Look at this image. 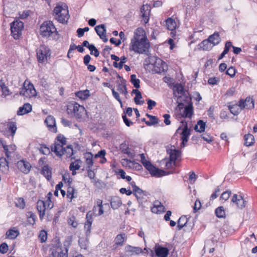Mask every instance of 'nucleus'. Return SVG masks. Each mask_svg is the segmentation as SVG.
Here are the masks:
<instances>
[{
    "mask_svg": "<svg viewBox=\"0 0 257 257\" xmlns=\"http://www.w3.org/2000/svg\"><path fill=\"white\" fill-rule=\"evenodd\" d=\"M150 46V43L146 36H142L141 38L136 36L131 39L129 50L136 53L143 54L148 50Z\"/></svg>",
    "mask_w": 257,
    "mask_h": 257,
    "instance_id": "nucleus-1",
    "label": "nucleus"
},
{
    "mask_svg": "<svg viewBox=\"0 0 257 257\" xmlns=\"http://www.w3.org/2000/svg\"><path fill=\"white\" fill-rule=\"evenodd\" d=\"M54 14L56 16V19L61 23L66 24L69 18L68 7L66 5H57L55 7Z\"/></svg>",
    "mask_w": 257,
    "mask_h": 257,
    "instance_id": "nucleus-2",
    "label": "nucleus"
},
{
    "mask_svg": "<svg viewBox=\"0 0 257 257\" xmlns=\"http://www.w3.org/2000/svg\"><path fill=\"white\" fill-rule=\"evenodd\" d=\"M142 164L150 172L152 176L155 177H161L170 174V172L167 173L164 170L156 167L149 161L147 160L145 162H143Z\"/></svg>",
    "mask_w": 257,
    "mask_h": 257,
    "instance_id": "nucleus-3",
    "label": "nucleus"
},
{
    "mask_svg": "<svg viewBox=\"0 0 257 257\" xmlns=\"http://www.w3.org/2000/svg\"><path fill=\"white\" fill-rule=\"evenodd\" d=\"M179 134L181 136V140H182L181 146L182 147H184L187 143L189 137L191 134V130L188 128L186 123L183 128L180 126L177 128L173 136V138H176V137H177V135Z\"/></svg>",
    "mask_w": 257,
    "mask_h": 257,
    "instance_id": "nucleus-4",
    "label": "nucleus"
},
{
    "mask_svg": "<svg viewBox=\"0 0 257 257\" xmlns=\"http://www.w3.org/2000/svg\"><path fill=\"white\" fill-rule=\"evenodd\" d=\"M67 112L68 114L74 115L79 111L76 114V119H81L85 113V108L76 102L70 104L67 107Z\"/></svg>",
    "mask_w": 257,
    "mask_h": 257,
    "instance_id": "nucleus-5",
    "label": "nucleus"
},
{
    "mask_svg": "<svg viewBox=\"0 0 257 257\" xmlns=\"http://www.w3.org/2000/svg\"><path fill=\"white\" fill-rule=\"evenodd\" d=\"M40 34L43 37H49L56 31V29L51 21L44 22L40 27Z\"/></svg>",
    "mask_w": 257,
    "mask_h": 257,
    "instance_id": "nucleus-6",
    "label": "nucleus"
},
{
    "mask_svg": "<svg viewBox=\"0 0 257 257\" xmlns=\"http://www.w3.org/2000/svg\"><path fill=\"white\" fill-rule=\"evenodd\" d=\"M24 28V23L19 20H16L11 23V34L15 40L19 39Z\"/></svg>",
    "mask_w": 257,
    "mask_h": 257,
    "instance_id": "nucleus-7",
    "label": "nucleus"
},
{
    "mask_svg": "<svg viewBox=\"0 0 257 257\" xmlns=\"http://www.w3.org/2000/svg\"><path fill=\"white\" fill-rule=\"evenodd\" d=\"M51 55V51L48 46L42 45L37 51V57L39 63H43L47 60Z\"/></svg>",
    "mask_w": 257,
    "mask_h": 257,
    "instance_id": "nucleus-8",
    "label": "nucleus"
},
{
    "mask_svg": "<svg viewBox=\"0 0 257 257\" xmlns=\"http://www.w3.org/2000/svg\"><path fill=\"white\" fill-rule=\"evenodd\" d=\"M153 69L155 73L160 74L167 71L168 66L162 60L157 59L154 64Z\"/></svg>",
    "mask_w": 257,
    "mask_h": 257,
    "instance_id": "nucleus-9",
    "label": "nucleus"
},
{
    "mask_svg": "<svg viewBox=\"0 0 257 257\" xmlns=\"http://www.w3.org/2000/svg\"><path fill=\"white\" fill-rule=\"evenodd\" d=\"M133 193L137 198L140 205L143 206L144 202H147V200L144 197V196H147L148 193L143 191L139 187H136V189L133 191Z\"/></svg>",
    "mask_w": 257,
    "mask_h": 257,
    "instance_id": "nucleus-10",
    "label": "nucleus"
},
{
    "mask_svg": "<svg viewBox=\"0 0 257 257\" xmlns=\"http://www.w3.org/2000/svg\"><path fill=\"white\" fill-rule=\"evenodd\" d=\"M45 123L46 124L49 131L53 133H57V130L55 118L53 116H48L45 120Z\"/></svg>",
    "mask_w": 257,
    "mask_h": 257,
    "instance_id": "nucleus-11",
    "label": "nucleus"
},
{
    "mask_svg": "<svg viewBox=\"0 0 257 257\" xmlns=\"http://www.w3.org/2000/svg\"><path fill=\"white\" fill-rule=\"evenodd\" d=\"M17 166L18 168L25 174L29 173L31 168L30 163L24 160L19 161L17 162Z\"/></svg>",
    "mask_w": 257,
    "mask_h": 257,
    "instance_id": "nucleus-12",
    "label": "nucleus"
},
{
    "mask_svg": "<svg viewBox=\"0 0 257 257\" xmlns=\"http://www.w3.org/2000/svg\"><path fill=\"white\" fill-rule=\"evenodd\" d=\"M237 105H238L239 108H240L241 110L245 108L250 109L254 107V102L252 99L250 98H246L245 100L240 99Z\"/></svg>",
    "mask_w": 257,
    "mask_h": 257,
    "instance_id": "nucleus-13",
    "label": "nucleus"
},
{
    "mask_svg": "<svg viewBox=\"0 0 257 257\" xmlns=\"http://www.w3.org/2000/svg\"><path fill=\"white\" fill-rule=\"evenodd\" d=\"M64 145L55 141L54 144L52 145L51 147V151L54 152L57 156L61 157L64 155L63 149H65V147H64Z\"/></svg>",
    "mask_w": 257,
    "mask_h": 257,
    "instance_id": "nucleus-14",
    "label": "nucleus"
},
{
    "mask_svg": "<svg viewBox=\"0 0 257 257\" xmlns=\"http://www.w3.org/2000/svg\"><path fill=\"white\" fill-rule=\"evenodd\" d=\"M231 202L235 203L237 208L242 209L245 206L246 201L241 195H237L235 194L231 199Z\"/></svg>",
    "mask_w": 257,
    "mask_h": 257,
    "instance_id": "nucleus-15",
    "label": "nucleus"
},
{
    "mask_svg": "<svg viewBox=\"0 0 257 257\" xmlns=\"http://www.w3.org/2000/svg\"><path fill=\"white\" fill-rule=\"evenodd\" d=\"M46 203L41 200H39L37 202V209L39 212L40 219L42 221L45 215L46 208Z\"/></svg>",
    "mask_w": 257,
    "mask_h": 257,
    "instance_id": "nucleus-16",
    "label": "nucleus"
},
{
    "mask_svg": "<svg viewBox=\"0 0 257 257\" xmlns=\"http://www.w3.org/2000/svg\"><path fill=\"white\" fill-rule=\"evenodd\" d=\"M171 147H173L174 148L167 149V152L170 155L169 159H171V161L176 162L178 158L181 156V152L179 150L176 149L174 146Z\"/></svg>",
    "mask_w": 257,
    "mask_h": 257,
    "instance_id": "nucleus-17",
    "label": "nucleus"
},
{
    "mask_svg": "<svg viewBox=\"0 0 257 257\" xmlns=\"http://www.w3.org/2000/svg\"><path fill=\"white\" fill-rule=\"evenodd\" d=\"M92 215H93V213L90 211L88 212L86 214V222L85 223V225H84V228L86 230V235H88L90 233L91 225H92V223L93 222Z\"/></svg>",
    "mask_w": 257,
    "mask_h": 257,
    "instance_id": "nucleus-18",
    "label": "nucleus"
},
{
    "mask_svg": "<svg viewBox=\"0 0 257 257\" xmlns=\"http://www.w3.org/2000/svg\"><path fill=\"white\" fill-rule=\"evenodd\" d=\"M154 249L157 257H167L169 254V249L167 247L156 245Z\"/></svg>",
    "mask_w": 257,
    "mask_h": 257,
    "instance_id": "nucleus-19",
    "label": "nucleus"
},
{
    "mask_svg": "<svg viewBox=\"0 0 257 257\" xmlns=\"http://www.w3.org/2000/svg\"><path fill=\"white\" fill-rule=\"evenodd\" d=\"M166 26L169 30L171 31V34L174 35V31L176 29L177 24L175 21L171 18H169L166 20ZM173 37V36H172Z\"/></svg>",
    "mask_w": 257,
    "mask_h": 257,
    "instance_id": "nucleus-20",
    "label": "nucleus"
},
{
    "mask_svg": "<svg viewBox=\"0 0 257 257\" xmlns=\"http://www.w3.org/2000/svg\"><path fill=\"white\" fill-rule=\"evenodd\" d=\"M198 49L203 51H209L213 48V45L208 39L202 41L198 45Z\"/></svg>",
    "mask_w": 257,
    "mask_h": 257,
    "instance_id": "nucleus-21",
    "label": "nucleus"
},
{
    "mask_svg": "<svg viewBox=\"0 0 257 257\" xmlns=\"http://www.w3.org/2000/svg\"><path fill=\"white\" fill-rule=\"evenodd\" d=\"M117 90L120 93L123 94L126 98H127V96L128 95V92L126 85L125 84V80L124 79H122V80H121V83L118 84L117 86Z\"/></svg>",
    "mask_w": 257,
    "mask_h": 257,
    "instance_id": "nucleus-22",
    "label": "nucleus"
},
{
    "mask_svg": "<svg viewBox=\"0 0 257 257\" xmlns=\"http://www.w3.org/2000/svg\"><path fill=\"white\" fill-rule=\"evenodd\" d=\"M125 249L126 252L132 253V254H139L144 252L143 250L141 247L132 246L130 245H126Z\"/></svg>",
    "mask_w": 257,
    "mask_h": 257,
    "instance_id": "nucleus-23",
    "label": "nucleus"
},
{
    "mask_svg": "<svg viewBox=\"0 0 257 257\" xmlns=\"http://www.w3.org/2000/svg\"><path fill=\"white\" fill-rule=\"evenodd\" d=\"M208 40L210 42L213 46L218 45L220 42L219 33L215 32L213 34L209 36Z\"/></svg>",
    "mask_w": 257,
    "mask_h": 257,
    "instance_id": "nucleus-24",
    "label": "nucleus"
},
{
    "mask_svg": "<svg viewBox=\"0 0 257 257\" xmlns=\"http://www.w3.org/2000/svg\"><path fill=\"white\" fill-rule=\"evenodd\" d=\"M193 114V106L192 103H189L183 111L182 116L184 118L191 117Z\"/></svg>",
    "mask_w": 257,
    "mask_h": 257,
    "instance_id": "nucleus-25",
    "label": "nucleus"
},
{
    "mask_svg": "<svg viewBox=\"0 0 257 257\" xmlns=\"http://www.w3.org/2000/svg\"><path fill=\"white\" fill-rule=\"evenodd\" d=\"M120 150L122 153L126 154L128 157L131 158L134 157V153L130 151V149L126 143L124 142L120 145Z\"/></svg>",
    "mask_w": 257,
    "mask_h": 257,
    "instance_id": "nucleus-26",
    "label": "nucleus"
},
{
    "mask_svg": "<svg viewBox=\"0 0 257 257\" xmlns=\"http://www.w3.org/2000/svg\"><path fill=\"white\" fill-rule=\"evenodd\" d=\"M41 173L44 175L48 180H50L52 178L51 169L48 165H44L42 169Z\"/></svg>",
    "mask_w": 257,
    "mask_h": 257,
    "instance_id": "nucleus-27",
    "label": "nucleus"
},
{
    "mask_svg": "<svg viewBox=\"0 0 257 257\" xmlns=\"http://www.w3.org/2000/svg\"><path fill=\"white\" fill-rule=\"evenodd\" d=\"M20 94L26 97L31 98L32 96L36 95V91L35 89H32L29 90L26 88H23L20 91Z\"/></svg>",
    "mask_w": 257,
    "mask_h": 257,
    "instance_id": "nucleus-28",
    "label": "nucleus"
},
{
    "mask_svg": "<svg viewBox=\"0 0 257 257\" xmlns=\"http://www.w3.org/2000/svg\"><path fill=\"white\" fill-rule=\"evenodd\" d=\"M122 202L120 198L117 196L111 198L110 201L111 207L113 209H116L121 205Z\"/></svg>",
    "mask_w": 257,
    "mask_h": 257,
    "instance_id": "nucleus-29",
    "label": "nucleus"
},
{
    "mask_svg": "<svg viewBox=\"0 0 257 257\" xmlns=\"http://www.w3.org/2000/svg\"><path fill=\"white\" fill-rule=\"evenodd\" d=\"M94 29L100 38L104 37V35L106 33V30L104 24L97 25L95 27Z\"/></svg>",
    "mask_w": 257,
    "mask_h": 257,
    "instance_id": "nucleus-30",
    "label": "nucleus"
},
{
    "mask_svg": "<svg viewBox=\"0 0 257 257\" xmlns=\"http://www.w3.org/2000/svg\"><path fill=\"white\" fill-rule=\"evenodd\" d=\"M84 158L85 159V163L88 168H91L93 165V154L91 152H86L84 154Z\"/></svg>",
    "mask_w": 257,
    "mask_h": 257,
    "instance_id": "nucleus-31",
    "label": "nucleus"
},
{
    "mask_svg": "<svg viewBox=\"0 0 257 257\" xmlns=\"http://www.w3.org/2000/svg\"><path fill=\"white\" fill-rule=\"evenodd\" d=\"M67 252L68 250L66 248H65L64 250H63L61 248H58L56 249H53L51 254L53 256H54V253H56L57 255H55V257H62V255L63 256L64 255L66 256V257H68Z\"/></svg>",
    "mask_w": 257,
    "mask_h": 257,
    "instance_id": "nucleus-32",
    "label": "nucleus"
},
{
    "mask_svg": "<svg viewBox=\"0 0 257 257\" xmlns=\"http://www.w3.org/2000/svg\"><path fill=\"white\" fill-rule=\"evenodd\" d=\"M20 233L18 230L14 228L9 229L6 233V237L11 239L16 238Z\"/></svg>",
    "mask_w": 257,
    "mask_h": 257,
    "instance_id": "nucleus-33",
    "label": "nucleus"
},
{
    "mask_svg": "<svg viewBox=\"0 0 257 257\" xmlns=\"http://www.w3.org/2000/svg\"><path fill=\"white\" fill-rule=\"evenodd\" d=\"M244 144L247 147L252 146L254 143V138L252 135L248 134L244 136Z\"/></svg>",
    "mask_w": 257,
    "mask_h": 257,
    "instance_id": "nucleus-34",
    "label": "nucleus"
},
{
    "mask_svg": "<svg viewBox=\"0 0 257 257\" xmlns=\"http://www.w3.org/2000/svg\"><path fill=\"white\" fill-rule=\"evenodd\" d=\"M146 116L150 119L149 121H145V123L148 126L154 125L159 123L158 118L154 115L146 113Z\"/></svg>",
    "mask_w": 257,
    "mask_h": 257,
    "instance_id": "nucleus-35",
    "label": "nucleus"
},
{
    "mask_svg": "<svg viewBox=\"0 0 257 257\" xmlns=\"http://www.w3.org/2000/svg\"><path fill=\"white\" fill-rule=\"evenodd\" d=\"M26 216L27 217V222L29 224L32 225L35 224L37 216L35 213H33L32 211H28L26 213Z\"/></svg>",
    "mask_w": 257,
    "mask_h": 257,
    "instance_id": "nucleus-36",
    "label": "nucleus"
},
{
    "mask_svg": "<svg viewBox=\"0 0 257 257\" xmlns=\"http://www.w3.org/2000/svg\"><path fill=\"white\" fill-rule=\"evenodd\" d=\"M64 155H66L67 158H71V160L74 159V157H72L74 154L73 149L71 145L67 146L65 149H63Z\"/></svg>",
    "mask_w": 257,
    "mask_h": 257,
    "instance_id": "nucleus-37",
    "label": "nucleus"
},
{
    "mask_svg": "<svg viewBox=\"0 0 257 257\" xmlns=\"http://www.w3.org/2000/svg\"><path fill=\"white\" fill-rule=\"evenodd\" d=\"M188 222V219L186 216H181L177 221V228L178 230H181L185 226Z\"/></svg>",
    "mask_w": 257,
    "mask_h": 257,
    "instance_id": "nucleus-38",
    "label": "nucleus"
},
{
    "mask_svg": "<svg viewBox=\"0 0 257 257\" xmlns=\"http://www.w3.org/2000/svg\"><path fill=\"white\" fill-rule=\"evenodd\" d=\"M206 123L202 120H199L197 125L194 126V130L199 133L204 132L205 130Z\"/></svg>",
    "mask_w": 257,
    "mask_h": 257,
    "instance_id": "nucleus-39",
    "label": "nucleus"
},
{
    "mask_svg": "<svg viewBox=\"0 0 257 257\" xmlns=\"http://www.w3.org/2000/svg\"><path fill=\"white\" fill-rule=\"evenodd\" d=\"M8 128L11 133V136L14 137L17 129L16 123L14 121L9 122L8 123Z\"/></svg>",
    "mask_w": 257,
    "mask_h": 257,
    "instance_id": "nucleus-40",
    "label": "nucleus"
},
{
    "mask_svg": "<svg viewBox=\"0 0 257 257\" xmlns=\"http://www.w3.org/2000/svg\"><path fill=\"white\" fill-rule=\"evenodd\" d=\"M228 109L230 112L234 115H237L241 111L240 108H239L237 104H233L232 105H228Z\"/></svg>",
    "mask_w": 257,
    "mask_h": 257,
    "instance_id": "nucleus-41",
    "label": "nucleus"
},
{
    "mask_svg": "<svg viewBox=\"0 0 257 257\" xmlns=\"http://www.w3.org/2000/svg\"><path fill=\"white\" fill-rule=\"evenodd\" d=\"M125 233L117 235L115 238V243L117 245H122L124 240Z\"/></svg>",
    "mask_w": 257,
    "mask_h": 257,
    "instance_id": "nucleus-42",
    "label": "nucleus"
},
{
    "mask_svg": "<svg viewBox=\"0 0 257 257\" xmlns=\"http://www.w3.org/2000/svg\"><path fill=\"white\" fill-rule=\"evenodd\" d=\"M131 82L136 88L138 89L140 87V80L139 79L137 78L135 74L131 75Z\"/></svg>",
    "mask_w": 257,
    "mask_h": 257,
    "instance_id": "nucleus-43",
    "label": "nucleus"
},
{
    "mask_svg": "<svg viewBox=\"0 0 257 257\" xmlns=\"http://www.w3.org/2000/svg\"><path fill=\"white\" fill-rule=\"evenodd\" d=\"M216 216L218 218H223L225 216V213L223 206L217 207L215 211Z\"/></svg>",
    "mask_w": 257,
    "mask_h": 257,
    "instance_id": "nucleus-44",
    "label": "nucleus"
},
{
    "mask_svg": "<svg viewBox=\"0 0 257 257\" xmlns=\"http://www.w3.org/2000/svg\"><path fill=\"white\" fill-rule=\"evenodd\" d=\"M76 96L82 100H84L89 96V91L87 90L78 91L76 93Z\"/></svg>",
    "mask_w": 257,
    "mask_h": 257,
    "instance_id": "nucleus-45",
    "label": "nucleus"
},
{
    "mask_svg": "<svg viewBox=\"0 0 257 257\" xmlns=\"http://www.w3.org/2000/svg\"><path fill=\"white\" fill-rule=\"evenodd\" d=\"M78 243L81 248L86 249L88 243V240L84 237L80 238L78 240Z\"/></svg>",
    "mask_w": 257,
    "mask_h": 257,
    "instance_id": "nucleus-46",
    "label": "nucleus"
},
{
    "mask_svg": "<svg viewBox=\"0 0 257 257\" xmlns=\"http://www.w3.org/2000/svg\"><path fill=\"white\" fill-rule=\"evenodd\" d=\"M0 86L3 92V95L5 97L10 95V92L8 87L5 85V83L1 82Z\"/></svg>",
    "mask_w": 257,
    "mask_h": 257,
    "instance_id": "nucleus-47",
    "label": "nucleus"
},
{
    "mask_svg": "<svg viewBox=\"0 0 257 257\" xmlns=\"http://www.w3.org/2000/svg\"><path fill=\"white\" fill-rule=\"evenodd\" d=\"M55 141L63 145H66L67 142L66 138L62 134H59L56 138Z\"/></svg>",
    "mask_w": 257,
    "mask_h": 257,
    "instance_id": "nucleus-48",
    "label": "nucleus"
},
{
    "mask_svg": "<svg viewBox=\"0 0 257 257\" xmlns=\"http://www.w3.org/2000/svg\"><path fill=\"white\" fill-rule=\"evenodd\" d=\"M41 148L39 149L40 152L44 155H49L50 153L49 148L45 144H41Z\"/></svg>",
    "mask_w": 257,
    "mask_h": 257,
    "instance_id": "nucleus-49",
    "label": "nucleus"
},
{
    "mask_svg": "<svg viewBox=\"0 0 257 257\" xmlns=\"http://www.w3.org/2000/svg\"><path fill=\"white\" fill-rule=\"evenodd\" d=\"M39 238L41 243L45 242L47 239V233L45 230H41L39 235Z\"/></svg>",
    "mask_w": 257,
    "mask_h": 257,
    "instance_id": "nucleus-50",
    "label": "nucleus"
},
{
    "mask_svg": "<svg viewBox=\"0 0 257 257\" xmlns=\"http://www.w3.org/2000/svg\"><path fill=\"white\" fill-rule=\"evenodd\" d=\"M68 223L72 226L73 227L76 228L77 226L78 223L76 221L74 216H72L68 219Z\"/></svg>",
    "mask_w": 257,
    "mask_h": 257,
    "instance_id": "nucleus-51",
    "label": "nucleus"
},
{
    "mask_svg": "<svg viewBox=\"0 0 257 257\" xmlns=\"http://www.w3.org/2000/svg\"><path fill=\"white\" fill-rule=\"evenodd\" d=\"M200 137L204 141H206L208 143H211L213 140L212 137L207 134H202Z\"/></svg>",
    "mask_w": 257,
    "mask_h": 257,
    "instance_id": "nucleus-52",
    "label": "nucleus"
},
{
    "mask_svg": "<svg viewBox=\"0 0 257 257\" xmlns=\"http://www.w3.org/2000/svg\"><path fill=\"white\" fill-rule=\"evenodd\" d=\"M231 194V192L230 190H227L223 193H222L221 196H220V199L226 201L228 199V198L230 197V195Z\"/></svg>",
    "mask_w": 257,
    "mask_h": 257,
    "instance_id": "nucleus-53",
    "label": "nucleus"
},
{
    "mask_svg": "<svg viewBox=\"0 0 257 257\" xmlns=\"http://www.w3.org/2000/svg\"><path fill=\"white\" fill-rule=\"evenodd\" d=\"M106 154V152L104 150H100L95 155V158H100L101 159H103L105 162H106V159L105 158V155Z\"/></svg>",
    "mask_w": 257,
    "mask_h": 257,
    "instance_id": "nucleus-54",
    "label": "nucleus"
},
{
    "mask_svg": "<svg viewBox=\"0 0 257 257\" xmlns=\"http://www.w3.org/2000/svg\"><path fill=\"white\" fill-rule=\"evenodd\" d=\"M111 91H112V93L113 96L115 98V99L116 100H117L119 102V103L121 105V106L122 107V101L120 98L118 93L115 91L114 88H112L111 89Z\"/></svg>",
    "mask_w": 257,
    "mask_h": 257,
    "instance_id": "nucleus-55",
    "label": "nucleus"
},
{
    "mask_svg": "<svg viewBox=\"0 0 257 257\" xmlns=\"http://www.w3.org/2000/svg\"><path fill=\"white\" fill-rule=\"evenodd\" d=\"M74 189L71 186L68 187L67 189V197L70 198L71 200L74 198Z\"/></svg>",
    "mask_w": 257,
    "mask_h": 257,
    "instance_id": "nucleus-56",
    "label": "nucleus"
},
{
    "mask_svg": "<svg viewBox=\"0 0 257 257\" xmlns=\"http://www.w3.org/2000/svg\"><path fill=\"white\" fill-rule=\"evenodd\" d=\"M9 249L8 244L6 242L2 243L0 245V252L4 254L6 253Z\"/></svg>",
    "mask_w": 257,
    "mask_h": 257,
    "instance_id": "nucleus-57",
    "label": "nucleus"
},
{
    "mask_svg": "<svg viewBox=\"0 0 257 257\" xmlns=\"http://www.w3.org/2000/svg\"><path fill=\"white\" fill-rule=\"evenodd\" d=\"M16 206L20 208H24L25 207V202L24 199L22 198H19L16 203Z\"/></svg>",
    "mask_w": 257,
    "mask_h": 257,
    "instance_id": "nucleus-58",
    "label": "nucleus"
},
{
    "mask_svg": "<svg viewBox=\"0 0 257 257\" xmlns=\"http://www.w3.org/2000/svg\"><path fill=\"white\" fill-rule=\"evenodd\" d=\"M219 81L220 79L218 77H211L208 79V83L210 85H215L219 82Z\"/></svg>",
    "mask_w": 257,
    "mask_h": 257,
    "instance_id": "nucleus-59",
    "label": "nucleus"
},
{
    "mask_svg": "<svg viewBox=\"0 0 257 257\" xmlns=\"http://www.w3.org/2000/svg\"><path fill=\"white\" fill-rule=\"evenodd\" d=\"M147 101L148 104V109L149 110H152L157 104L155 101L150 99H147Z\"/></svg>",
    "mask_w": 257,
    "mask_h": 257,
    "instance_id": "nucleus-60",
    "label": "nucleus"
},
{
    "mask_svg": "<svg viewBox=\"0 0 257 257\" xmlns=\"http://www.w3.org/2000/svg\"><path fill=\"white\" fill-rule=\"evenodd\" d=\"M80 166L78 163L75 164V162H72L69 166L70 170L72 171H76L80 169Z\"/></svg>",
    "mask_w": 257,
    "mask_h": 257,
    "instance_id": "nucleus-61",
    "label": "nucleus"
},
{
    "mask_svg": "<svg viewBox=\"0 0 257 257\" xmlns=\"http://www.w3.org/2000/svg\"><path fill=\"white\" fill-rule=\"evenodd\" d=\"M8 167V162L5 158H0V169L1 168Z\"/></svg>",
    "mask_w": 257,
    "mask_h": 257,
    "instance_id": "nucleus-62",
    "label": "nucleus"
},
{
    "mask_svg": "<svg viewBox=\"0 0 257 257\" xmlns=\"http://www.w3.org/2000/svg\"><path fill=\"white\" fill-rule=\"evenodd\" d=\"M226 74L231 77H233L235 74V69L233 67H229L226 71Z\"/></svg>",
    "mask_w": 257,
    "mask_h": 257,
    "instance_id": "nucleus-63",
    "label": "nucleus"
},
{
    "mask_svg": "<svg viewBox=\"0 0 257 257\" xmlns=\"http://www.w3.org/2000/svg\"><path fill=\"white\" fill-rule=\"evenodd\" d=\"M122 118L123 119V122L126 126H130L133 124V122L130 119L127 118L125 114H122Z\"/></svg>",
    "mask_w": 257,
    "mask_h": 257,
    "instance_id": "nucleus-64",
    "label": "nucleus"
}]
</instances>
